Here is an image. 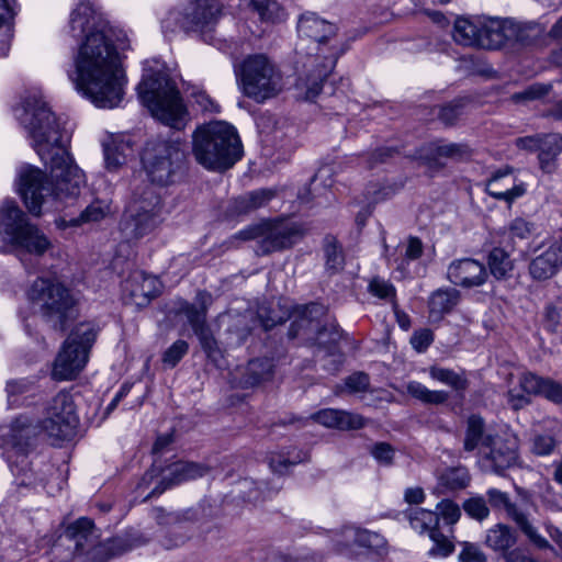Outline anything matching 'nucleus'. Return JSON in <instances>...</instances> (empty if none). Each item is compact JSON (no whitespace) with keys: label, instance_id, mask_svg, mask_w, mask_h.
<instances>
[{"label":"nucleus","instance_id":"53","mask_svg":"<svg viewBox=\"0 0 562 562\" xmlns=\"http://www.w3.org/2000/svg\"><path fill=\"white\" fill-rule=\"evenodd\" d=\"M464 512L476 520L486 519L490 515V509L486 505V501L483 497H472L464 502Z\"/></svg>","mask_w":562,"mask_h":562},{"label":"nucleus","instance_id":"64","mask_svg":"<svg viewBox=\"0 0 562 562\" xmlns=\"http://www.w3.org/2000/svg\"><path fill=\"white\" fill-rule=\"evenodd\" d=\"M432 342V333L428 329L417 331L413 335L411 344L417 351H424Z\"/></svg>","mask_w":562,"mask_h":562},{"label":"nucleus","instance_id":"36","mask_svg":"<svg viewBox=\"0 0 562 562\" xmlns=\"http://www.w3.org/2000/svg\"><path fill=\"white\" fill-rule=\"evenodd\" d=\"M194 24L192 20L187 19L184 8L182 10L172 8L160 19V26L165 36L175 35L178 31L192 32V25Z\"/></svg>","mask_w":562,"mask_h":562},{"label":"nucleus","instance_id":"26","mask_svg":"<svg viewBox=\"0 0 562 562\" xmlns=\"http://www.w3.org/2000/svg\"><path fill=\"white\" fill-rule=\"evenodd\" d=\"M69 29L74 37L83 35L85 37L92 32L106 33V25L101 16L89 3H80L70 14Z\"/></svg>","mask_w":562,"mask_h":562},{"label":"nucleus","instance_id":"29","mask_svg":"<svg viewBox=\"0 0 562 562\" xmlns=\"http://www.w3.org/2000/svg\"><path fill=\"white\" fill-rule=\"evenodd\" d=\"M297 32L302 38L312 40L322 44L336 33V26L312 12L301 15L297 22Z\"/></svg>","mask_w":562,"mask_h":562},{"label":"nucleus","instance_id":"16","mask_svg":"<svg viewBox=\"0 0 562 562\" xmlns=\"http://www.w3.org/2000/svg\"><path fill=\"white\" fill-rule=\"evenodd\" d=\"M304 235L302 226L297 223L279 222L263 225V236L259 241L258 254L268 255L292 247Z\"/></svg>","mask_w":562,"mask_h":562},{"label":"nucleus","instance_id":"35","mask_svg":"<svg viewBox=\"0 0 562 562\" xmlns=\"http://www.w3.org/2000/svg\"><path fill=\"white\" fill-rule=\"evenodd\" d=\"M517 541L515 530L504 524H497L486 532L485 543L496 552H505Z\"/></svg>","mask_w":562,"mask_h":562},{"label":"nucleus","instance_id":"58","mask_svg":"<svg viewBox=\"0 0 562 562\" xmlns=\"http://www.w3.org/2000/svg\"><path fill=\"white\" fill-rule=\"evenodd\" d=\"M551 85L535 83L521 92L515 93L513 100L516 102L524 100H536L549 93Z\"/></svg>","mask_w":562,"mask_h":562},{"label":"nucleus","instance_id":"42","mask_svg":"<svg viewBox=\"0 0 562 562\" xmlns=\"http://www.w3.org/2000/svg\"><path fill=\"white\" fill-rule=\"evenodd\" d=\"M272 374V364L267 359H255L249 361L243 383L245 386H255L269 379Z\"/></svg>","mask_w":562,"mask_h":562},{"label":"nucleus","instance_id":"3","mask_svg":"<svg viewBox=\"0 0 562 562\" xmlns=\"http://www.w3.org/2000/svg\"><path fill=\"white\" fill-rule=\"evenodd\" d=\"M192 153L205 169L223 171L241 158L243 145L233 125L216 121L196 128Z\"/></svg>","mask_w":562,"mask_h":562},{"label":"nucleus","instance_id":"57","mask_svg":"<svg viewBox=\"0 0 562 562\" xmlns=\"http://www.w3.org/2000/svg\"><path fill=\"white\" fill-rule=\"evenodd\" d=\"M191 98L193 104L198 105L203 112L217 113L220 111V105L202 89H193Z\"/></svg>","mask_w":562,"mask_h":562},{"label":"nucleus","instance_id":"5","mask_svg":"<svg viewBox=\"0 0 562 562\" xmlns=\"http://www.w3.org/2000/svg\"><path fill=\"white\" fill-rule=\"evenodd\" d=\"M0 241L3 243L0 252L14 249L40 257L53 248L52 240L30 223L26 214L13 201H5L0 210Z\"/></svg>","mask_w":562,"mask_h":562},{"label":"nucleus","instance_id":"22","mask_svg":"<svg viewBox=\"0 0 562 562\" xmlns=\"http://www.w3.org/2000/svg\"><path fill=\"white\" fill-rule=\"evenodd\" d=\"M562 268V236L555 239L529 263V273L533 280L544 281L553 278Z\"/></svg>","mask_w":562,"mask_h":562},{"label":"nucleus","instance_id":"46","mask_svg":"<svg viewBox=\"0 0 562 562\" xmlns=\"http://www.w3.org/2000/svg\"><path fill=\"white\" fill-rule=\"evenodd\" d=\"M251 7L259 15V19L265 22H278L284 16V12L279 3L274 0H252Z\"/></svg>","mask_w":562,"mask_h":562},{"label":"nucleus","instance_id":"4","mask_svg":"<svg viewBox=\"0 0 562 562\" xmlns=\"http://www.w3.org/2000/svg\"><path fill=\"white\" fill-rule=\"evenodd\" d=\"M138 95L151 115L165 125L181 130L187 124V108L175 81L166 74L156 72L143 78Z\"/></svg>","mask_w":562,"mask_h":562},{"label":"nucleus","instance_id":"52","mask_svg":"<svg viewBox=\"0 0 562 562\" xmlns=\"http://www.w3.org/2000/svg\"><path fill=\"white\" fill-rule=\"evenodd\" d=\"M341 338V333L336 325H330L317 330L315 344L325 349L331 350Z\"/></svg>","mask_w":562,"mask_h":562},{"label":"nucleus","instance_id":"43","mask_svg":"<svg viewBox=\"0 0 562 562\" xmlns=\"http://www.w3.org/2000/svg\"><path fill=\"white\" fill-rule=\"evenodd\" d=\"M491 273L496 279H504L513 270V261L509 255L502 248H493L487 258Z\"/></svg>","mask_w":562,"mask_h":562},{"label":"nucleus","instance_id":"19","mask_svg":"<svg viewBox=\"0 0 562 562\" xmlns=\"http://www.w3.org/2000/svg\"><path fill=\"white\" fill-rule=\"evenodd\" d=\"M485 191L494 199L510 205L526 194L527 184L515 177L512 167H505L496 170L486 182Z\"/></svg>","mask_w":562,"mask_h":562},{"label":"nucleus","instance_id":"25","mask_svg":"<svg viewBox=\"0 0 562 562\" xmlns=\"http://www.w3.org/2000/svg\"><path fill=\"white\" fill-rule=\"evenodd\" d=\"M486 449H488V452H484V459L490 463L493 472L497 474H502L517 461V442L515 438L503 439L494 437L493 442Z\"/></svg>","mask_w":562,"mask_h":562},{"label":"nucleus","instance_id":"63","mask_svg":"<svg viewBox=\"0 0 562 562\" xmlns=\"http://www.w3.org/2000/svg\"><path fill=\"white\" fill-rule=\"evenodd\" d=\"M248 201L254 206V210H257L266 205L274 196V192L272 190L261 189L248 193Z\"/></svg>","mask_w":562,"mask_h":562},{"label":"nucleus","instance_id":"21","mask_svg":"<svg viewBox=\"0 0 562 562\" xmlns=\"http://www.w3.org/2000/svg\"><path fill=\"white\" fill-rule=\"evenodd\" d=\"M209 467L202 463L179 461L168 468V473L159 481L146 498L160 495L167 488L183 482L202 477L209 473Z\"/></svg>","mask_w":562,"mask_h":562},{"label":"nucleus","instance_id":"8","mask_svg":"<svg viewBox=\"0 0 562 562\" xmlns=\"http://www.w3.org/2000/svg\"><path fill=\"white\" fill-rule=\"evenodd\" d=\"M161 212V198L154 189L135 192L120 223L123 237L134 241L151 234L162 222Z\"/></svg>","mask_w":562,"mask_h":562},{"label":"nucleus","instance_id":"32","mask_svg":"<svg viewBox=\"0 0 562 562\" xmlns=\"http://www.w3.org/2000/svg\"><path fill=\"white\" fill-rule=\"evenodd\" d=\"M493 435L485 431V424L482 417L472 415L468 418L463 440V449L467 452H472L480 446L486 449L493 442Z\"/></svg>","mask_w":562,"mask_h":562},{"label":"nucleus","instance_id":"14","mask_svg":"<svg viewBox=\"0 0 562 562\" xmlns=\"http://www.w3.org/2000/svg\"><path fill=\"white\" fill-rule=\"evenodd\" d=\"M488 503L494 509H504L507 517L512 519L526 537L538 548L547 549L550 547L548 540L543 538L536 527L529 521L527 514L512 502L509 495L497 488H488L486 492Z\"/></svg>","mask_w":562,"mask_h":562},{"label":"nucleus","instance_id":"38","mask_svg":"<svg viewBox=\"0 0 562 562\" xmlns=\"http://www.w3.org/2000/svg\"><path fill=\"white\" fill-rule=\"evenodd\" d=\"M470 474L463 467L451 468L446 470L439 477L438 492L457 491L468 486Z\"/></svg>","mask_w":562,"mask_h":562},{"label":"nucleus","instance_id":"40","mask_svg":"<svg viewBox=\"0 0 562 562\" xmlns=\"http://www.w3.org/2000/svg\"><path fill=\"white\" fill-rule=\"evenodd\" d=\"M429 375L432 380L448 385L458 392L464 391L469 385V381L463 372H456L451 369L432 366L429 368Z\"/></svg>","mask_w":562,"mask_h":562},{"label":"nucleus","instance_id":"49","mask_svg":"<svg viewBox=\"0 0 562 562\" xmlns=\"http://www.w3.org/2000/svg\"><path fill=\"white\" fill-rule=\"evenodd\" d=\"M535 229L533 223L525 218L517 217L509 223L508 235L513 240H525L529 239L533 235Z\"/></svg>","mask_w":562,"mask_h":562},{"label":"nucleus","instance_id":"51","mask_svg":"<svg viewBox=\"0 0 562 562\" xmlns=\"http://www.w3.org/2000/svg\"><path fill=\"white\" fill-rule=\"evenodd\" d=\"M180 529V527L176 526L166 531H162L161 535L158 536L161 547L170 550L184 544L189 537L188 535L181 532Z\"/></svg>","mask_w":562,"mask_h":562},{"label":"nucleus","instance_id":"9","mask_svg":"<svg viewBox=\"0 0 562 562\" xmlns=\"http://www.w3.org/2000/svg\"><path fill=\"white\" fill-rule=\"evenodd\" d=\"M27 297L56 330H64L74 316L75 300L69 290L58 282L38 278L30 286Z\"/></svg>","mask_w":562,"mask_h":562},{"label":"nucleus","instance_id":"13","mask_svg":"<svg viewBox=\"0 0 562 562\" xmlns=\"http://www.w3.org/2000/svg\"><path fill=\"white\" fill-rule=\"evenodd\" d=\"M411 527L420 535H427L434 542L429 550L430 555L448 557L453 552V543L440 532L438 526V514L425 508H411L406 512Z\"/></svg>","mask_w":562,"mask_h":562},{"label":"nucleus","instance_id":"12","mask_svg":"<svg viewBox=\"0 0 562 562\" xmlns=\"http://www.w3.org/2000/svg\"><path fill=\"white\" fill-rule=\"evenodd\" d=\"M453 40L462 46H475L497 49L507 40L503 26L497 22L477 24L468 19H458L454 23Z\"/></svg>","mask_w":562,"mask_h":562},{"label":"nucleus","instance_id":"17","mask_svg":"<svg viewBox=\"0 0 562 562\" xmlns=\"http://www.w3.org/2000/svg\"><path fill=\"white\" fill-rule=\"evenodd\" d=\"M333 541L335 551L346 555L352 553V546L376 552L385 547V539L380 533L355 526H346L341 530L335 531Z\"/></svg>","mask_w":562,"mask_h":562},{"label":"nucleus","instance_id":"18","mask_svg":"<svg viewBox=\"0 0 562 562\" xmlns=\"http://www.w3.org/2000/svg\"><path fill=\"white\" fill-rule=\"evenodd\" d=\"M319 56H308L306 63H302L304 69L299 77L296 87L304 92L305 100H314L322 91L323 81L335 66L334 57H325L323 64H318Z\"/></svg>","mask_w":562,"mask_h":562},{"label":"nucleus","instance_id":"62","mask_svg":"<svg viewBox=\"0 0 562 562\" xmlns=\"http://www.w3.org/2000/svg\"><path fill=\"white\" fill-rule=\"evenodd\" d=\"M345 385L350 392H361L369 386V376L363 372H357L346 379Z\"/></svg>","mask_w":562,"mask_h":562},{"label":"nucleus","instance_id":"15","mask_svg":"<svg viewBox=\"0 0 562 562\" xmlns=\"http://www.w3.org/2000/svg\"><path fill=\"white\" fill-rule=\"evenodd\" d=\"M187 19L195 24L192 25V32L200 33L204 41L214 44V37L211 34L221 16L222 7L218 0H190L184 7Z\"/></svg>","mask_w":562,"mask_h":562},{"label":"nucleus","instance_id":"31","mask_svg":"<svg viewBox=\"0 0 562 562\" xmlns=\"http://www.w3.org/2000/svg\"><path fill=\"white\" fill-rule=\"evenodd\" d=\"M211 303L212 296L205 291L198 292L195 304L186 301L180 303L179 313H183L187 316L194 333H202V327L205 325L207 307Z\"/></svg>","mask_w":562,"mask_h":562},{"label":"nucleus","instance_id":"39","mask_svg":"<svg viewBox=\"0 0 562 562\" xmlns=\"http://www.w3.org/2000/svg\"><path fill=\"white\" fill-rule=\"evenodd\" d=\"M306 459V453L292 449L291 451H278L269 454V467L274 473L283 474L292 465L299 464Z\"/></svg>","mask_w":562,"mask_h":562},{"label":"nucleus","instance_id":"10","mask_svg":"<svg viewBox=\"0 0 562 562\" xmlns=\"http://www.w3.org/2000/svg\"><path fill=\"white\" fill-rule=\"evenodd\" d=\"M183 161L184 153L178 142L150 140L142 156L148 178L159 186L172 183Z\"/></svg>","mask_w":562,"mask_h":562},{"label":"nucleus","instance_id":"7","mask_svg":"<svg viewBox=\"0 0 562 562\" xmlns=\"http://www.w3.org/2000/svg\"><path fill=\"white\" fill-rule=\"evenodd\" d=\"M98 334L99 327L90 322L80 323L70 331L54 362L55 380H72L86 368Z\"/></svg>","mask_w":562,"mask_h":562},{"label":"nucleus","instance_id":"34","mask_svg":"<svg viewBox=\"0 0 562 562\" xmlns=\"http://www.w3.org/2000/svg\"><path fill=\"white\" fill-rule=\"evenodd\" d=\"M65 536L75 541L77 550H83L88 546H93L97 539L93 522L88 518H79L69 525Z\"/></svg>","mask_w":562,"mask_h":562},{"label":"nucleus","instance_id":"20","mask_svg":"<svg viewBox=\"0 0 562 562\" xmlns=\"http://www.w3.org/2000/svg\"><path fill=\"white\" fill-rule=\"evenodd\" d=\"M487 277L485 266L472 258L453 260L447 270L451 283L467 289L483 285Z\"/></svg>","mask_w":562,"mask_h":562},{"label":"nucleus","instance_id":"6","mask_svg":"<svg viewBox=\"0 0 562 562\" xmlns=\"http://www.w3.org/2000/svg\"><path fill=\"white\" fill-rule=\"evenodd\" d=\"M235 72L241 93L257 103L276 98L285 87L281 70L265 54L246 56Z\"/></svg>","mask_w":562,"mask_h":562},{"label":"nucleus","instance_id":"24","mask_svg":"<svg viewBox=\"0 0 562 562\" xmlns=\"http://www.w3.org/2000/svg\"><path fill=\"white\" fill-rule=\"evenodd\" d=\"M36 435V426H33L27 417H19L10 426L1 429V440L4 447L24 457Z\"/></svg>","mask_w":562,"mask_h":562},{"label":"nucleus","instance_id":"27","mask_svg":"<svg viewBox=\"0 0 562 562\" xmlns=\"http://www.w3.org/2000/svg\"><path fill=\"white\" fill-rule=\"evenodd\" d=\"M519 385L527 395L543 396L555 404L562 403V384L552 379L524 372L519 378Z\"/></svg>","mask_w":562,"mask_h":562},{"label":"nucleus","instance_id":"2","mask_svg":"<svg viewBox=\"0 0 562 562\" xmlns=\"http://www.w3.org/2000/svg\"><path fill=\"white\" fill-rule=\"evenodd\" d=\"M68 76L76 90L98 108L113 109L123 100L126 78L108 33L92 32L86 36Z\"/></svg>","mask_w":562,"mask_h":562},{"label":"nucleus","instance_id":"44","mask_svg":"<svg viewBox=\"0 0 562 562\" xmlns=\"http://www.w3.org/2000/svg\"><path fill=\"white\" fill-rule=\"evenodd\" d=\"M326 270L334 274L342 270L345 257L334 237H326L324 245Z\"/></svg>","mask_w":562,"mask_h":562},{"label":"nucleus","instance_id":"61","mask_svg":"<svg viewBox=\"0 0 562 562\" xmlns=\"http://www.w3.org/2000/svg\"><path fill=\"white\" fill-rule=\"evenodd\" d=\"M374 459L382 464H391L394 457V449L385 442L376 443L372 450Z\"/></svg>","mask_w":562,"mask_h":562},{"label":"nucleus","instance_id":"28","mask_svg":"<svg viewBox=\"0 0 562 562\" xmlns=\"http://www.w3.org/2000/svg\"><path fill=\"white\" fill-rule=\"evenodd\" d=\"M311 419L325 427L340 430L360 429L366 425V419L362 416L334 408L322 409L311 415Z\"/></svg>","mask_w":562,"mask_h":562},{"label":"nucleus","instance_id":"55","mask_svg":"<svg viewBox=\"0 0 562 562\" xmlns=\"http://www.w3.org/2000/svg\"><path fill=\"white\" fill-rule=\"evenodd\" d=\"M459 562H486L487 558L477 544L462 542L458 554Z\"/></svg>","mask_w":562,"mask_h":562},{"label":"nucleus","instance_id":"56","mask_svg":"<svg viewBox=\"0 0 562 562\" xmlns=\"http://www.w3.org/2000/svg\"><path fill=\"white\" fill-rule=\"evenodd\" d=\"M435 153L439 157H447V158H463L470 155V149L464 144H440L437 145L435 148Z\"/></svg>","mask_w":562,"mask_h":562},{"label":"nucleus","instance_id":"41","mask_svg":"<svg viewBox=\"0 0 562 562\" xmlns=\"http://www.w3.org/2000/svg\"><path fill=\"white\" fill-rule=\"evenodd\" d=\"M127 284L133 286L131 289V295L135 299L142 297L144 301H148L159 293L157 279L144 276L143 273H135L131 280L127 281Z\"/></svg>","mask_w":562,"mask_h":562},{"label":"nucleus","instance_id":"59","mask_svg":"<svg viewBox=\"0 0 562 562\" xmlns=\"http://www.w3.org/2000/svg\"><path fill=\"white\" fill-rule=\"evenodd\" d=\"M555 447V440L550 435H536L532 439L531 451L537 456H548L552 453Z\"/></svg>","mask_w":562,"mask_h":562},{"label":"nucleus","instance_id":"30","mask_svg":"<svg viewBox=\"0 0 562 562\" xmlns=\"http://www.w3.org/2000/svg\"><path fill=\"white\" fill-rule=\"evenodd\" d=\"M460 292L454 288H443L434 291L428 300L429 318L440 321L459 303Z\"/></svg>","mask_w":562,"mask_h":562},{"label":"nucleus","instance_id":"11","mask_svg":"<svg viewBox=\"0 0 562 562\" xmlns=\"http://www.w3.org/2000/svg\"><path fill=\"white\" fill-rule=\"evenodd\" d=\"M78 420L72 395L59 392L45 408L40 427L49 437L65 440L74 435Z\"/></svg>","mask_w":562,"mask_h":562},{"label":"nucleus","instance_id":"33","mask_svg":"<svg viewBox=\"0 0 562 562\" xmlns=\"http://www.w3.org/2000/svg\"><path fill=\"white\" fill-rule=\"evenodd\" d=\"M110 212V206L103 201H94L89 204L78 217L66 220L65 217H58L55 221L56 226L59 229H66L68 227H78L82 224L94 223L103 220Z\"/></svg>","mask_w":562,"mask_h":562},{"label":"nucleus","instance_id":"47","mask_svg":"<svg viewBox=\"0 0 562 562\" xmlns=\"http://www.w3.org/2000/svg\"><path fill=\"white\" fill-rule=\"evenodd\" d=\"M124 144L111 142L104 144V160L109 170H115L125 161Z\"/></svg>","mask_w":562,"mask_h":562},{"label":"nucleus","instance_id":"48","mask_svg":"<svg viewBox=\"0 0 562 562\" xmlns=\"http://www.w3.org/2000/svg\"><path fill=\"white\" fill-rule=\"evenodd\" d=\"M146 542L140 536L115 537L110 541L109 551L113 555L122 554Z\"/></svg>","mask_w":562,"mask_h":562},{"label":"nucleus","instance_id":"45","mask_svg":"<svg viewBox=\"0 0 562 562\" xmlns=\"http://www.w3.org/2000/svg\"><path fill=\"white\" fill-rule=\"evenodd\" d=\"M538 150L540 162L544 168L546 164H549L562 151V136L559 134L541 136Z\"/></svg>","mask_w":562,"mask_h":562},{"label":"nucleus","instance_id":"54","mask_svg":"<svg viewBox=\"0 0 562 562\" xmlns=\"http://www.w3.org/2000/svg\"><path fill=\"white\" fill-rule=\"evenodd\" d=\"M189 345L184 340L175 341L162 356V362L169 367H175L188 352Z\"/></svg>","mask_w":562,"mask_h":562},{"label":"nucleus","instance_id":"1","mask_svg":"<svg viewBox=\"0 0 562 562\" xmlns=\"http://www.w3.org/2000/svg\"><path fill=\"white\" fill-rule=\"evenodd\" d=\"M19 119L31 147L49 170V179L31 165L18 170V191L29 211L40 215L42 206L50 201L66 203L78 196L86 177L68 150L69 134L43 95H29Z\"/></svg>","mask_w":562,"mask_h":562},{"label":"nucleus","instance_id":"23","mask_svg":"<svg viewBox=\"0 0 562 562\" xmlns=\"http://www.w3.org/2000/svg\"><path fill=\"white\" fill-rule=\"evenodd\" d=\"M12 472L16 475L19 485L32 487L42 486L48 495H55V493L61 488L59 483L50 484V482H46V476L59 480V474L53 465L46 464L36 469L31 465L27 468L25 459L23 458L21 460V467H12Z\"/></svg>","mask_w":562,"mask_h":562},{"label":"nucleus","instance_id":"60","mask_svg":"<svg viewBox=\"0 0 562 562\" xmlns=\"http://www.w3.org/2000/svg\"><path fill=\"white\" fill-rule=\"evenodd\" d=\"M369 290L373 295L380 299L393 296L395 292L394 286L391 283L379 278H375L370 282Z\"/></svg>","mask_w":562,"mask_h":562},{"label":"nucleus","instance_id":"50","mask_svg":"<svg viewBox=\"0 0 562 562\" xmlns=\"http://www.w3.org/2000/svg\"><path fill=\"white\" fill-rule=\"evenodd\" d=\"M436 513L438 514V520L441 518L446 525H454L461 516L459 506L450 499L439 502L436 506Z\"/></svg>","mask_w":562,"mask_h":562},{"label":"nucleus","instance_id":"37","mask_svg":"<svg viewBox=\"0 0 562 562\" xmlns=\"http://www.w3.org/2000/svg\"><path fill=\"white\" fill-rule=\"evenodd\" d=\"M406 392L415 400L427 405H441L449 398V393L442 390H429L417 381H409L406 384Z\"/></svg>","mask_w":562,"mask_h":562}]
</instances>
